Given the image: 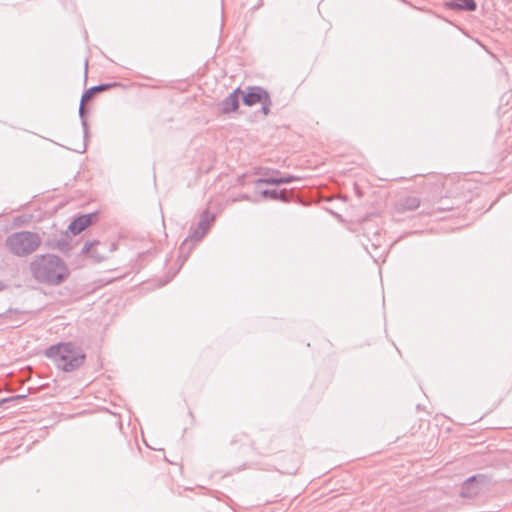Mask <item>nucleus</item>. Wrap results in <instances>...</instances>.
<instances>
[{"label": "nucleus", "instance_id": "1", "mask_svg": "<svg viewBox=\"0 0 512 512\" xmlns=\"http://www.w3.org/2000/svg\"><path fill=\"white\" fill-rule=\"evenodd\" d=\"M30 272L37 282L50 286L64 283L70 275L66 263L53 254L36 256L30 263Z\"/></svg>", "mask_w": 512, "mask_h": 512}, {"label": "nucleus", "instance_id": "2", "mask_svg": "<svg viewBox=\"0 0 512 512\" xmlns=\"http://www.w3.org/2000/svg\"><path fill=\"white\" fill-rule=\"evenodd\" d=\"M45 355L54 361L56 366L65 371L71 372L83 365L85 354L80 347L72 343H58L46 349Z\"/></svg>", "mask_w": 512, "mask_h": 512}, {"label": "nucleus", "instance_id": "3", "mask_svg": "<svg viewBox=\"0 0 512 512\" xmlns=\"http://www.w3.org/2000/svg\"><path fill=\"white\" fill-rule=\"evenodd\" d=\"M41 237L36 232L20 231L6 238V247L16 256L24 257L32 254L41 245Z\"/></svg>", "mask_w": 512, "mask_h": 512}, {"label": "nucleus", "instance_id": "4", "mask_svg": "<svg viewBox=\"0 0 512 512\" xmlns=\"http://www.w3.org/2000/svg\"><path fill=\"white\" fill-rule=\"evenodd\" d=\"M240 93L242 94V101L244 105L250 107L260 103L263 114L268 115L270 113L272 101L266 89L260 86H250Z\"/></svg>", "mask_w": 512, "mask_h": 512}, {"label": "nucleus", "instance_id": "5", "mask_svg": "<svg viewBox=\"0 0 512 512\" xmlns=\"http://www.w3.org/2000/svg\"><path fill=\"white\" fill-rule=\"evenodd\" d=\"M487 478L484 475H474L469 477L462 485L460 495L464 498H473L480 491V484H485Z\"/></svg>", "mask_w": 512, "mask_h": 512}, {"label": "nucleus", "instance_id": "6", "mask_svg": "<svg viewBox=\"0 0 512 512\" xmlns=\"http://www.w3.org/2000/svg\"><path fill=\"white\" fill-rule=\"evenodd\" d=\"M107 251H112V246L108 249V245L100 241L86 242L82 247V252L88 254L97 262L106 258Z\"/></svg>", "mask_w": 512, "mask_h": 512}, {"label": "nucleus", "instance_id": "7", "mask_svg": "<svg viewBox=\"0 0 512 512\" xmlns=\"http://www.w3.org/2000/svg\"><path fill=\"white\" fill-rule=\"evenodd\" d=\"M241 89L238 87L233 92H231L227 97H225L219 104V110L223 114H229L234 112L239 107V94Z\"/></svg>", "mask_w": 512, "mask_h": 512}, {"label": "nucleus", "instance_id": "8", "mask_svg": "<svg viewBox=\"0 0 512 512\" xmlns=\"http://www.w3.org/2000/svg\"><path fill=\"white\" fill-rule=\"evenodd\" d=\"M95 213L84 214L74 219L68 226L69 231L73 235L81 233L84 229L92 224Z\"/></svg>", "mask_w": 512, "mask_h": 512}, {"label": "nucleus", "instance_id": "9", "mask_svg": "<svg viewBox=\"0 0 512 512\" xmlns=\"http://www.w3.org/2000/svg\"><path fill=\"white\" fill-rule=\"evenodd\" d=\"M446 6L455 11H475L477 4L475 0H449Z\"/></svg>", "mask_w": 512, "mask_h": 512}, {"label": "nucleus", "instance_id": "10", "mask_svg": "<svg viewBox=\"0 0 512 512\" xmlns=\"http://www.w3.org/2000/svg\"><path fill=\"white\" fill-rule=\"evenodd\" d=\"M118 83H105V84H99L96 86H92L89 89H87L83 95H82V102H87L90 99H92L95 94H98V92L106 91L111 87L117 86Z\"/></svg>", "mask_w": 512, "mask_h": 512}, {"label": "nucleus", "instance_id": "11", "mask_svg": "<svg viewBox=\"0 0 512 512\" xmlns=\"http://www.w3.org/2000/svg\"><path fill=\"white\" fill-rule=\"evenodd\" d=\"M420 205L419 198L415 196H408L401 199L398 203V209L400 211H413L417 209Z\"/></svg>", "mask_w": 512, "mask_h": 512}, {"label": "nucleus", "instance_id": "12", "mask_svg": "<svg viewBox=\"0 0 512 512\" xmlns=\"http://www.w3.org/2000/svg\"><path fill=\"white\" fill-rule=\"evenodd\" d=\"M209 228L204 226L203 224L197 223L195 227L191 228L189 238L193 241H200L204 235L208 232Z\"/></svg>", "mask_w": 512, "mask_h": 512}, {"label": "nucleus", "instance_id": "13", "mask_svg": "<svg viewBox=\"0 0 512 512\" xmlns=\"http://www.w3.org/2000/svg\"><path fill=\"white\" fill-rule=\"evenodd\" d=\"M85 102H82V100L80 101V106H79V117L81 119V123H82V127H83V132H84V138H87L88 137V123H87V119H86V109H85V106H84Z\"/></svg>", "mask_w": 512, "mask_h": 512}, {"label": "nucleus", "instance_id": "14", "mask_svg": "<svg viewBox=\"0 0 512 512\" xmlns=\"http://www.w3.org/2000/svg\"><path fill=\"white\" fill-rule=\"evenodd\" d=\"M53 248L59 250L60 252H67L70 250V244L67 239V236H63L60 239L55 241V244L53 245Z\"/></svg>", "mask_w": 512, "mask_h": 512}, {"label": "nucleus", "instance_id": "15", "mask_svg": "<svg viewBox=\"0 0 512 512\" xmlns=\"http://www.w3.org/2000/svg\"><path fill=\"white\" fill-rule=\"evenodd\" d=\"M215 219L214 214L210 213L208 210L203 211V213L200 216L199 224H203L207 228H210L211 224L213 223Z\"/></svg>", "mask_w": 512, "mask_h": 512}, {"label": "nucleus", "instance_id": "16", "mask_svg": "<svg viewBox=\"0 0 512 512\" xmlns=\"http://www.w3.org/2000/svg\"><path fill=\"white\" fill-rule=\"evenodd\" d=\"M281 185L280 177L259 178L256 184Z\"/></svg>", "mask_w": 512, "mask_h": 512}, {"label": "nucleus", "instance_id": "17", "mask_svg": "<svg viewBox=\"0 0 512 512\" xmlns=\"http://www.w3.org/2000/svg\"><path fill=\"white\" fill-rule=\"evenodd\" d=\"M260 195L263 198H269V199H272V200H277L278 199L277 190L276 189H264V190H262L260 192Z\"/></svg>", "mask_w": 512, "mask_h": 512}, {"label": "nucleus", "instance_id": "18", "mask_svg": "<svg viewBox=\"0 0 512 512\" xmlns=\"http://www.w3.org/2000/svg\"><path fill=\"white\" fill-rule=\"evenodd\" d=\"M297 179L298 178L293 175H287V176L280 177L281 184L291 183Z\"/></svg>", "mask_w": 512, "mask_h": 512}, {"label": "nucleus", "instance_id": "19", "mask_svg": "<svg viewBox=\"0 0 512 512\" xmlns=\"http://www.w3.org/2000/svg\"><path fill=\"white\" fill-rule=\"evenodd\" d=\"M277 196H278L277 200H281L283 202H288L289 201V199L287 197L286 190H280V191L277 190Z\"/></svg>", "mask_w": 512, "mask_h": 512}, {"label": "nucleus", "instance_id": "20", "mask_svg": "<svg viewBox=\"0 0 512 512\" xmlns=\"http://www.w3.org/2000/svg\"><path fill=\"white\" fill-rule=\"evenodd\" d=\"M12 399L13 398L2 399V400H0V405L3 404L4 402L12 400Z\"/></svg>", "mask_w": 512, "mask_h": 512}, {"label": "nucleus", "instance_id": "21", "mask_svg": "<svg viewBox=\"0 0 512 512\" xmlns=\"http://www.w3.org/2000/svg\"><path fill=\"white\" fill-rule=\"evenodd\" d=\"M8 314H9V315H12V314H19V313H18V312H16V311H15V312H13V311L9 310V311L7 312V315H8Z\"/></svg>", "mask_w": 512, "mask_h": 512}, {"label": "nucleus", "instance_id": "22", "mask_svg": "<svg viewBox=\"0 0 512 512\" xmlns=\"http://www.w3.org/2000/svg\"><path fill=\"white\" fill-rule=\"evenodd\" d=\"M85 149H86V145L83 146L82 150H76V151L79 152V153H83L85 151Z\"/></svg>", "mask_w": 512, "mask_h": 512}, {"label": "nucleus", "instance_id": "23", "mask_svg": "<svg viewBox=\"0 0 512 512\" xmlns=\"http://www.w3.org/2000/svg\"><path fill=\"white\" fill-rule=\"evenodd\" d=\"M4 288L3 283L0 281V291Z\"/></svg>", "mask_w": 512, "mask_h": 512}, {"label": "nucleus", "instance_id": "24", "mask_svg": "<svg viewBox=\"0 0 512 512\" xmlns=\"http://www.w3.org/2000/svg\"><path fill=\"white\" fill-rule=\"evenodd\" d=\"M88 61L85 62V71H87Z\"/></svg>", "mask_w": 512, "mask_h": 512}]
</instances>
